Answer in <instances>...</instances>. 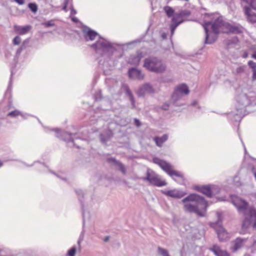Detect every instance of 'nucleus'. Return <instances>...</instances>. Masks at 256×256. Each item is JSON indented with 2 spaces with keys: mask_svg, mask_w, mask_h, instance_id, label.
I'll return each instance as SVG.
<instances>
[{
  "mask_svg": "<svg viewBox=\"0 0 256 256\" xmlns=\"http://www.w3.org/2000/svg\"><path fill=\"white\" fill-rule=\"evenodd\" d=\"M231 201L232 204L236 208L238 212L242 214L244 217L242 224L240 233L246 234L252 222H253V228H256V208L252 206H250L246 202L236 196H232Z\"/></svg>",
  "mask_w": 256,
  "mask_h": 256,
  "instance_id": "nucleus-1",
  "label": "nucleus"
},
{
  "mask_svg": "<svg viewBox=\"0 0 256 256\" xmlns=\"http://www.w3.org/2000/svg\"><path fill=\"white\" fill-rule=\"evenodd\" d=\"M255 94L246 88H238L236 90V113L231 114L233 115L236 121H240L242 118L246 114V108L250 106L254 100Z\"/></svg>",
  "mask_w": 256,
  "mask_h": 256,
  "instance_id": "nucleus-2",
  "label": "nucleus"
},
{
  "mask_svg": "<svg viewBox=\"0 0 256 256\" xmlns=\"http://www.w3.org/2000/svg\"><path fill=\"white\" fill-rule=\"evenodd\" d=\"M182 202L184 204V211L196 213L201 217L205 216L208 204L202 196L192 194L182 200Z\"/></svg>",
  "mask_w": 256,
  "mask_h": 256,
  "instance_id": "nucleus-3",
  "label": "nucleus"
},
{
  "mask_svg": "<svg viewBox=\"0 0 256 256\" xmlns=\"http://www.w3.org/2000/svg\"><path fill=\"white\" fill-rule=\"evenodd\" d=\"M226 24H227V23L223 20L222 17L217 18L214 22H204L203 24V27L206 32L204 44H212L214 42V40L209 39L208 29L210 27L211 28L212 32L217 34L221 32H225Z\"/></svg>",
  "mask_w": 256,
  "mask_h": 256,
  "instance_id": "nucleus-4",
  "label": "nucleus"
},
{
  "mask_svg": "<svg viewBox=\"0 0 256 256\" xmlns=\"http://www.w3.org/2000/svg\"><path fill=\"white\" fill-rule=\"evenodd\" d=\"M144 66L148 70L157 74L163 73L166 69V65L156 58H148L144 60Z\"/></svg>",
  "mask_w": 256,
  "mask_h": 256,
  "instance_id": "nucleus-5",
  "label": "nucleus"
},
{
  "mask_svg": "<svg viewBox=\"0 0 256 256\" xmlns=\"http://www.w3.org/2000/svg\"><path fill=\"white\" fill-rule=\"evenodd\" d=\"M91 47L96 50V53L101 55L106 53L112 54L116 50L113 44L101 37H100V39L92 44Z\"/></svg>",
  "mask_w": 256,
  "mask_h": 256,
  "instance_id": "nucleus-6",
  "label": "nucleus"
},
{
  "mask_svg": "<svg viewBox=\"0 0 256 256\" xmlns=\"http://www.w3.org/2000/svg\"><path fill=\"white\" fill-rule=\"evenodd\" d=\"M216 215L218 218V220L214 222H211L210 224V226L216 230L219 240L220 242H224L228 238V234L225 229L222 226V214L220 212H218L216 213Z\"/></svg>",
  "mask_w": 256,
  "mask_h": 256,
  "instance_id": "nucleus-7",
  "label": "nucleus"
},
{
  "mask_svg": "<svg viewBox=\"0 0 256 256\" xmlns=\"http://www.w3.org/2000/svg\"><path fill=\"white\" fill-rule=\"evenodd\" d=\"M153 162L154 164L158 165L170 177H172L173 176H176L180 178H183V175L181 172L174 170L172 166L166 161L162 160L158 158H153Z\"/></svg>",
  "mask_w": 256,
  "mask_h": 256,
  "instance_id": "nucleus-8",
  "label": "nucleus"
},
{
  "mask_svg": "<svg viewBox=\"0 0 256 256\" xmlns=\"http://www.w3.org/2000/svg\"><path fill=\"white\" fill-rule=\"evenodd\" d=\"M142 180L150 182L151 184L157 186H162L166 185V182L162 181L159 176L152 170L148 168L146 172V176L143 178Z\"/></svg>",
  "mask_w": 256,
  "mask_h": 256,
  "instance_id": "nucleus-9",
  "label": "nucleus"
},
{
  "mask_svg": "<svg viewBox=\"0 0 256 256\" xmlns=\"http://www.w3.org/2000/svg\"><path fill=\"white\" fill-rule=\"evenodd\" d=\"M189 93L188 88L185 84H181L175 89L171 98L172 102L176 106L178 105L176 102L180 100L184 94H188Z\"/></svg>",
  "mask_w": 256,
  "mask_h": 256,
  "instance_id": "nucleus-10",
  "label": "nucleus"
},
{
  "mask_svg": "<svg viewBox=\"0 0 256 256\" xmlns=\"http://www.w3.org/2000/svg\"><path fill=\"white\" fill-rule=\"evenodd\" d=\"M54 131L56 132V136L64 140L67 142H72L73 143V145L74 146V140L76 138L75 136L76 134L68 133L66 132H62L58 129H54Z\"/></svg>",
  "mask_w": 256,
  "mask_h": 256,
  "instance_id": "nucleus-11",
  "label": "nucleus"
},
{
  "mask_svg": "<svg viewBox=\"0 0 256 256\" xmlns=\"http://www.w3.org/2000/svg\"><path fill=\"white\" fill-rule=\"evenodd\" d=\"M128 74L130 78L138 80H143L144 76L140 70L134 68L129 69Z\"/></svg>",
  "mask_w": 256,
  "mask_h": 256,
  "instance_id": "nucleus-12",
  "label": "nucleus"
},
{
  "mask_svg": "<svg viewBox=\"0 0 256 256\" xmlns=\"http://www.w3.org/2000/svg\"><path fill=\"white\" fill-rule=\"evenodd\" d=\"M162 192L166 196L174 198H180L186 194L185 192L176 189L168 191L162 190Z\"/></svg>",
  "mask_w": 256,
  "mask_h": 256,
  "instance_id": "nucleus-13",
  "label": "nucleus"
},
{
  "mask_svg": "<svg viewBox=\"0 0 256 256\" xmlns=\"http://www.w3.org/2000/svg\"><path fill=\"white\" fill-rule=\"evenodd\" d=\"M82 32L84 38L86 41L93 40L98 35L96 32L90 29L88 27L84 28L82 30Z\"/></svg>",
  "mask_w": 256,
  "mask_h": 256,
  "instance_id": "nucleus-14",
  "label": "nucleus"
},
{
  "mask_svg": "<svg viewBox=\"0 0 256 256\" xmlns=\"http://www.w3.org/2000/svg\"><path fill=\"white\" fill-rule=\"evenodd\" d=\"M243 28L238 24L232 25L227 23L226 25V33L240 34L242 32Z\"/></svg>",
  "mask_w": 256,
  "mask_h": 256,
  "instance_id": "nucleus-15",
  "label": "nucleus"
},
{
  "mask_svg": "<svg viewBox=\"0 0 256 256\" xmlns=\"http://www.w3.org/2000/svg\"><path fill=\"white\" fill-rule=\"evenodd\" d=\"M209 250L212 252L216 256H230L226 250H222L217 244L213 245L209 248Z\"/></svg>",
  "mask_w": 256,
  "mask_h": 256,
  "instance_id": "nucleus-16",
  "label": "nucleus"
},
{
  "mask_svg": "<svg viewBox=\"0 0 256 256\" xmlns=\"http://www.w3.org/2000/svg\"><path fill=\"white\" fill-rule=\"evenodd\" d=\"M107 162L118 166V170L120 171L122 174H126V170L125 166L121 162L117 160L115 158L112 157L108 158H107Z\"/></svg>",
  "mask_w": 256,
  "mask_h": 256,
  "instance_id": "nucleus-17",
  "label": "nucleus"
},
{
  "mask_svg": "<svg viewBox=\"0 0 256 256\" xmlns=\"http://www.w3.org/2000/svg\"><path fill=\"white\" fill-rule=\"evenodd\" d=\"M154 92L152 86L149 84H144L138 90V94L140 96H142L146 93H153Z\"/></svg>",
  "mask_w": 256,
  "mask_h": 256,
  "instance_id": "nucleus-18",
  "label": "nucleus"
},
{
  "mask_svg": "<svg viewBox=\"0 0 256 256\" xmlns=\"http://www.w3.org/2000/svg\"><path fill=\"white\" fill-rule=\"evenodd\" d=\"M244 9V14L246 16L248 20L252 23L256 22V13L252 12L250 6H245Z\"/></svg>",
  "mask_w": 256,
  "mask_h": 256,
  "instance_id": "nucleus-19",
  "label": "nucleus"
},
{
  "mask_svg": "<svg viewBox=\"0 0 256 256\" xmlns=\"http://www.w3.org/2000/svg\"><path fill=\"white\" fill-rule=\"evenodd\" d=\"M196 190L208 198L212 197V189L208 186H198L196 187Z\"/></svg>",
  "mask_w": 256,
  "mask_h": 256,
  "instance_id": "nucleus-20",
  "label": "nucleus"
},
{
  "mask_svg": "<svg viewBox=\"0 0 256 256\" xmlns=\"http://www.w3.org/2000/svg\"><path fill=\"white\" fill-rule=\"evenodd\" d=\"M113 136V132L112 130H108L101 134L100 138L102 144H106Z\"/></svg>",
  "mask_w": 256,
  "mask_h": 256,
  "instance_id": "nucleus-21",
  "label": "nucleus"
},
{
  "mask_svg": "<svg viewBox=\"0 0 256 256\" xmlns=\"http://www.w3.org/2000/svg\"><path fill=\"white\" fill-rule=\"evenodd\" d=\"M244 240L240 238H238L233 242V246L230 248L231 250L234 252L240 249L242 246Z\"/></svg>",
  "mask_w": 256,
  "mask_h": 256,
  "instance_id": "nucleus-22",
  "label": "nucleus"
},
{
  "mask_svg": "<svg viewBox=\"0 0 256 256\" xmlns=\"http://www.w3.org/2000/svg\"><path fill=\"white\" fill-rule=\"evenodd\" d=\"M14 28L16 32L20 34H24L29 32L31 28V26H15Z\"/></svg>",
  "mask_w": 256,
  "mask_h": 256,
  "instance_id": "nucleus-23",
  "label": "nucleus"
},
{
  "mask_svg": "<svg viewBox=\"0 0 256 256\" xmlns=\"http://www.w3.org/2000/svg\"><path fill=\"white\" fill-rule=\"evenodd\" d=\"M168 138V136L166 134H164L161 137L156 136L154 138L156 145L158 147H162L164 142Z\"/></svg>",
  "mask_w": 256,
  "mask_h": 256,
  "instance_id": "nucleus-24",
  "label": "nucleus"
},
{
  "mask_svg": "<svg viewBox=\"0 0 256 256\" xmlns=\"http://www.w3.org/2000/svg\"><path fill=\"white\" fill-rule=\"evenodd\" d=\"M183 22V20L178 21L177 18L173 17L172 20V24L170 26L171 34L172 35L174 34V30L177 26Z\"/></svg>",
  "mask_w": 256,
  "mask_h": 256,
  "instance_id": "nucleus-25",
  "label": "nucleus"
},
{
  "mask_svg": "<svg viewBox=\"0 0 256 256\" xmlns=\"http://www.w3.org/2000/svg\"><path fill=\"white\" fill-rule=\"evenodd\" d=\"M246 68V66H240L236 68H233L232 69V73L234 75H240L245 72Z\"/></svg>",
  "mask_w": 256,
  "mask_h": 256,
  "instance_id": "nucleus-26",
  "label": "nucleus"
},
{
  "mask_svg": "<svg viewBox=\"0 0 256 256\" xmlns=\"http://www.w3.org/2000/svg\"><path fill=\"white\" fill-rule=\"evenodd\" d=\"M142 56L141 54H137L132 56L130 62L134 65H138L140 62Z\"/></svg>",
  "mask_w": 256,
  "mask_h": 256,
  "instance_id": "nucleus-27",
  "label": "nucleus"
},
{
  "mask_svg": "<svg viewBox=\"0 0 256 256\" xmlns=\"http://www.w3.org/2000/svg\"><path fill=\"white\" fill-rule=\"evenodd\" d=\"M158 252L162 256H170L168 252L166 250L160 246L158 248Z\"/></svg>",
  "mask_w": 256,
  "mask_h": 256,
  "instance_id": "nucleus-28",
  "label": "nucleus"
},
{
  "mask_svg": "<svg viewBox=\"0 0 256 256\" xmlns=\"http://www.w3.org/2000/svg\"><path fill=\"white\" fill-rule=\"evenodd\" d=\"M126 94L129 96L130 101L132 105L133 106H134V96H133L132 93L131 92L130 90L129 89V88L128 87H126Z\"/></svg>",
  "mask_w": 256,
  "mask_h": 256,
  "instance_id": "nucleus-29",
  "label": "nucleus"
},
{
  "mask_svg": "<svg viewBox=\"0 0 256 256\" xmlns=\"http://www.w3.org/2000/svg\"><path fill=\"white\" fill-rule=\"evenodd\" d=\"M164 10L168 17H171L174 13V10L170 6H166L164 8Z\"/></svg>",
  "mask_w": 256,
  "mask_h": 256,
  "instance_id": "nucleus-30",
  "label": "nucleus"
},
{
  "mask_svg": "<svg viewBox=\"0 0 256 256\" xmlns=\"http://www.w3.org/2000/svg\"><path fill=\"white\" fill-rule=\"evenodd\" d=\"M28 7L34 13L36 12L38 10V6L35 3L28 4Z\"/></svg>",
  "mask_w": 256,
  "mask_h": 256,
  "instance_id": "nucleus-31",
  "label": "nucleus"
},
{
  "mask_svg": "<svg viewBox=\"0 0 256 256\" xmlns=\"http://www.w3.org/2000/svg\"><path fill=\"white\" fill-rule=\"evenodd\" d=\"M76 248L73 246L67 252V256H75L76 253Z\"/></svg>",
  "mask_w": 256,
  "mask_h": 256,
  "instance_id": "nucleus-32",
  "label": "nucleus"
},
{
  "mask_svg": "<svg viewBox=\"0 0 256 256\" xmlns=\"http://www.w3.org/2000/svg\"><path fill=\"white\" fill-rule=\"evenodd\" d=\"M20 114V112L17 110H15L9 112L8 114V116H10L12 117H15L18 116Z\"/></svg>",
  "mask_w": 256,
  "mask_h": 256,
  "instance_id": "nucleus-33",
  "label": "nucleus"
},
{
  "mask_svg": "<svg viewBox=\"0 0 256 256\" xmlns=\"http://www.w3.org/2000/svg\"><path fill=\"white\" fill-rule=\"evenodd\" d=\"M248 66L252 68V70H256V62L250 60L248 62Z\"/></svg>",
  "mask_w": 256,
  "mask_h": 256,
  "instance_id": "nucleus-34",
  "label": "nucleus"
},
{
  "mask_svg": "<svg viewBox=\"0 0 256 256\" xmlns=\"http://www.w3.org/2000/svg\"><path fill=\"white\" fill-rule=\"evenodd\" d=\"M21 42V38L19 36H16L13 40L12 42L14 45H18Z\"/></svg>",
  "mask_w": 256,
  "mask_h": 256,
  "instance_id": "nucleus-35",
  "label": "nucleus"
},
{
  "mask_svg": "<svg viewBox=\"0 0 256 256\" xmlns=\"http://www.w3.org/2000/svg\"><path fill=\"white\" fill-rule=\"evenodd\" d=\"M76 192L78 196L79 200L81 203H82V200L80 199V196H82V197L83 198L84 193L82 191L80 190H76Z\"/></svg>",
  "mask_w": 256,
  "mask_h": 256,
  "instance_id": "nucleus-36",
  "label": "nucleus"
},
{
  "mask_svg": "<svg viewBox=\"0 0 256 256\" xmlns=\"http://www.w3.org/2000/svg\"><path fill=\"white\" fill-rule=\"evenodd\" d=\"M42 24L47 28L51 27L54 25L52 20L44 22L42 23Z\"/></svg>",
  "mask_w": 256,
  "mask_h": 256,
  "instance_id": "nucleus-37",
  "label": "nucleus"
},
{
  "mask_svg": "<svg viewBox=\"0 0 256 256\" xmlns=\"http://www.w3.org/2000/svg\"><path fill=\"white\" fill-rule=\"evenodd\" d=\"M72 1V0H64V6L62 10L65 12L68 11L67 6L68 4Z\"/></svg>",
  "mask_w": 256,
  "mask_h": 256,
  "instance_id": "nucleus-38",
  "label": "nucleus"
},
{
  "mask_svg": "<svg viewBox=\"0 0 256 256\" xmlns=\"http://www.w3.org/2000/svg\"><path fill=\"white\" fill-rule=\"evenodd\" d=\"M134 124L137 127H140L141 126V123H140V121L137 118H134Z\"/></svg>",
  "mask_w": 256,
  "mask_h": 256,
  "instance_id": "nucleus-39",
  "label": "nucleus"
},
{
  "mask_svg": "<svg viewBox=\"0 0 256 256\" xmlns=\"http://www.w3.org/2000/svg\"><path fill=\"white\" fill-rule=\"evenodd\" d=\"M96 100H100L102 98L101 93L100 91L96 93L95 95Z\"/></svg>",
  "mask_w": 256,
  "mask_h": 256,
  "instance_id": "nucleus-40",
  "label": "nucleus"
},
{
  "mask_svg": "<svg viewBox=\"0 0 256 256\" xmlns=\"http://www.w3.org/2000/svg\"><path fill=\"white\" fill-rule=\"evenodd\" d=\"M170 106V104L168 103H165L162 106V108L164 110H168V108Z\"/></svg>",
  "mask_w": 256,
  "mask_h": 256,
  "instance_id": "nucleus-41",
  "label": "nucleus"
},
{
  "mask_svg": "<svg viewBox=\"0 0 256 256\" xmlns=\"http://www.w3.org/2000/svg\"><path fill=\"white\" fill-rule=\"evenodd\" d=\"M252 81H256V70H252Z\"/></svg>",
  "mask_w": 256,
  "mask_h": 256,
  "instance_id": "nucleus-42",
  "label": "nucleus"
},
{
  "mask_svg": "<svg viewBox=\"0 0 256 256\" xmlns=\"http://www.w3.org/2000/svg\"><path fill=\"white\" fill-rule=\"evenodd\" d=\"M70 16L76 14V11L72 5L70 6Z\"/></svg>",
  "mask_w": 256,
  "mask_h": 256,
  "instance_id": "nucleus-43",
  "label": "nucleus"
},
{
  "mask_svg": "<svg viewBox=\"0 0 256 256\" xmlns=\"http://www.w3.org/2000/svg\"><path fill=\"white\" fill-rule=\"evenodd\" d=\"M28 42V40H25L23 42L22 46L20 47V48H22V50H24L25 48H26V46L25 45L26 44H27Z\"/></svg>",
  "mask_w": 256,
  "mask_h": 256,
  "instance_id": "nucleus-44",
  "label": "nucleus"
},
{
  "mask_svg": "<svg viewBox=\"0 0 256 256\" xmlns=\"http://www.w3.org/2000/svg\"><path fill=\"white\" fill-rule=\"evenodd\" d=\"M15 2L18 4L20 5H22L24 4V0H14Z\"/></svg>",
  "mask_w": 256,
  "mask_h": 256,
  "instance_id": "nucleus-45",
  "label": "nucleus"
},
{
  "mask_svg": "<svg viewBox=\"0 0 256 256\" xmlns=\"http://www.w3.org/2000/svg\"><path fill=\"white\" fill-rule=\"evenodd\" d=\"M22 48H19L18 49L17 51H16V54H20L21 53V52H22Z\"/></svg>",
  "mask_w": 256,
  "mask_h": 256,
  "instance_id": "nucleus-46",
  "label": "nucleus"
},
{
  "mask_svg": "<svg viewBox=\"0 0 256 256\" xmlns=\"http://www.w3.org/2000/svg\"><path fill=\"white\" fill-rule=\"evenodd\" d=\"M252 58L256 60V50L254 52L252 55Z\"/></svg>",
  "mask_w": 256,
  "mask_h": 256,
  "instance_id": "nucleus-47",
  "label": "nucleus"
},
{
  "mask_svg": "<svg viewBox=\"0 0 256 256\" xmlns=\"http://www.w3.org/2000/svg\"><path fill=\"white\" fill-rule=\"evenodd\" d=\"M72 20L74 22H78V18H76V17H74V18H72Z\"/></svg>",
  "mask_w": 256,
  "mask_h": 256,
  "instance_id": "nucleus-48",
  "label": "nucleus"
},
{
  "mask_svg": "<svg viewBox=\"0 0 256 256\" xmlns=\"http://www.w3.org/2000/svg\"><path fill=\"white\" fill-rule=\"evenodd\" d=\"M109 239H110V236H106V237L104 238V240L105 242H107L109 240Z\"/></svg>",
  "mask_w": 256,
  "mask_h": 256,
  "instance_id": "nucleus-49",
  "label": "nucleus"
},
{
  "mask_svg": "<svg viewBox=\"0 0 256 256\" xmlns=\"http://www.w3.org/2000/svg\"><path fill=\"white\" fill-rule=\"evenodd\" d=\"M82 217H83V226H84V222H85V220H84V213H82Z\"/></svg>",
  "mask_w": 256,
  "mask_h": 256,
  "instance_id": "nucleus-50",
  "label": "nucleus"
},
{
  "mask_svg": "<svg viewBox=\"0 0 256 256\" xmlns=\"http://www.w3.org/2000/svg\"><path fill=\"white\" fill-rule=\"evenodd\" d=\"M54 174H56L58 177V178H60L61 179H62V180H66V178H62V177L58 175H57V174H54Z\"/></svg>",
  "mask_w": 256,
  "mask_h": 256,
  "instance_id": "nucleus-51",
  "label": "nucleus"
},
{
  "mask_svg": "<svg viewBox=\"0 0 256 256\" xmlns=\"http://www.w3.org/2000/svg\"><path fill=\"white\" fill-rule=\"evenodd\" d=\"M197 104V102L196 101H194L192 104V105L194 106H196Z\"/></svg>",
  "mask_w": 256,
  "mask_h": 256,
  "instance_id": "nucleus-52",
  "label": "nucleus"
},
{
  "mask_svg": "<svg viewBox=\"0 0 256 256\" xmlns=\"http://www.w3.org/2000/svg\"><path fill=\"white\" fill-rule=\"evenodd\" d=\"M190 14V13L188 12H186V13H184V14L188 16V15H189V14Z\"/></svg>",
  "mask_w": 256,
  "mask_h": 256,
  "instance_id": "nucleus-53",
  "label": "nucleus"
},
{
  "mask_svg": "<svg viewBox=\"0 0 256 256\" xmlns=\"http://www.w3.org/2000/svg\"><path fill=\"white\" fill-rule=\"evenodd\" d=\"M12 82V77L10 78V84H9V86H8V88H10V82Z\"/></svg>",
  "mask_w": 256,
  "mask_h": 256,
  "instance_id": "nucleus-54",
  "label": "nucleus"
},
{
  "mask_svg": "<svg viewBox=\"0 0 256 256\" xmlns=\"http://www.w3.org/2000/svg\"><path fill=\"white\" fill-rule=\"evenodd\" d=\"M246 57H247V54H244L243 56V58H246Z\"/></svg>",
  "mask_w": 256,
  "mask_h": 256,
  "instance_id": "nucleus-55",
  "label": "nucleus"
},
{
  "mask_svg": "<svg viewBox=\"0 0 256 256\" xmlns=\"http://www.w3.org/2000/svg\"><path fill=\"white\" fill-rule=\"evenodd\" d=\"M80 240H78V244L80 245Z\"/></svg>",
  "mask_w": 256,
  "mask_h": 256,
  "instance_id": "nucleus-56",
  "label": "nucleus"
},
{
  "mask_svg": "<svg viewBox=\"0 0 256 256\" xmlns=\"http://www.w3.org/2000/svg\"><path fill=\"white\" fill-rule=\"evenodd\" d=\"M2 166V164L1 162H0V166Z\"/></svg>",
  "mask_w": 256,
  "mask_h": 256,
  "instance_id": "nucleus-57",
  "label": "nucleus"
},
{
  "mask_svg": "<svg viewBox=\"0 0 256 256\" xmlns=\"http://www.w3.org/2000/svg\"><path fill=\"white\" fill-rule=\"evenodd\" d=\"M172 178L174 180H176V179H174V176H173L172 177Z\"/></svg>",
  "mask_w": 256,
  "mask_h": 256,
  "instance_id": "nucleus-58",
  "label": "nucleus"
},
{
  "mask_svg": "<svg viewBox=\"0 0 256 256\" xmlns=\"http://www.w3.org/2000/svg\"><path fill=\"white\" fill-rule=\"evenodd\" d=\"M237 178L236 176L234 178V180H235Z\"/></svg>",
  "mask_w": 256,
  "mask_h": 256,
  "instance_id": "nucleus-59",
  "label": "nucleus"
},
{
  "mask_svg": "<svg viewBox=\"0 0 256 256\" xmlns=\"http://www.w3.org/2000/svg\"><path fill=\"white\" fill-rule=\"evenodd\" d=\"M12 72L11 76H12Z\"/></svg>",
  "mask_w": 256,
  "mask_h": 256,
  "instance_id": "nucleus-60",
  "label": "nucleus"
},
{
  "mask_svg": "<svg viewBox=\"0 0 256 256\" xmlns=\"http://www.w3.org/2000/svg\"><path fill=\"white\" fill-rule=\"evenodd\" d=\"M185 0L186 1V2L188 1V0Z\"/></svg>",
  "mask_w": 256,
  "mask_h": 256,
  "instance_id": "nucleus-61",
  "label": "nucleus"
}]
</instances>
